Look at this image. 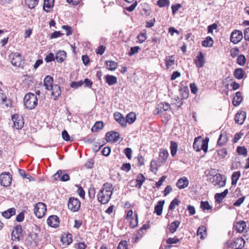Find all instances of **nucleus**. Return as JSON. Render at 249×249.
Instances as JSON below:
<instances>
[{"instance_id": "5fc2aeb1", "label": "nucleus", "mask_w": 249, "mask_h": 249, "mask_svg": "<svg viewBox=\"0 0 249 249\" xmlns=\"http://www.w3.org/2000/svg\"><path fill=\"white\" fill-rule=\"evenodd\" d=\"M206 231V228L204 226H202L201 227L198 228L197 231V235H201L200 238L201 239L203 238V235L204 233H205Z\"/></svg>"}, {"instance_id": "a211bd4d", "label": "nucleus", "mask_w": 249, "mask_h": 249, "mask_svg": "<svg viewBox=\"0 0 249 249\" xmlns=\"http://www.w3.org/2000/svg\"><path fill=\"white\" fill-rule=\"evenodd\" d=\"M53 78L50 75L47 76L44 80V86L46 89L51 90V88L53 86Z\"/></svg>"}, {"instance_id": "de8ad7c7", "label": "nucleus", "mask_w": 249, "mask_h": 249, "mask_svg": "<svg viewBox=\"0 0 249 249\" xmlns=\"http://www.w3.org/2000/svg\"><path fill=\"white\" fill-rule=\"evenodd\" d=\"M200 207L203 211L209 210L212 209V207L209 205L208 201H201Z\"/></svg>"}, {"instance_id": "69168bd1", "label": "nucleus", "mask_w": 249, "mask_h": 249, "mask_svg": "<svg viewBox=\"0 0 249 249\" xmlns=\"http://www.w3.org/2000/svg\"><path fill=\"white\" fill-rule=\"evenodd\" d=\"M218 27L217 24L216 23H213L212 25H209L208 27V32L209 33L213 34V30L214 29H216Z\"/></svg>"}, {"instance_id": "6e6d98bb", "label": "nucleus", "mask_w": 249, "mask_h": 249, "mask_svg": "<svg viewBox=\"0 0 249 249\" xmlns=\"http://www.w3.org/2000/svg\"><path fill=\"white\" fill-rule=\"evenodd\" d=\"M179 241V240L176 236H175L173 238H169L166 240V242L168 244H176Z\"/></svg>"}, {"instance_id": "79ce46f5", "label": "nucleus", "mask_w": 249, "mask_h": 249, "mask_svg": "<svg viewBox=\"0 0 249 249\" xmlns=\"http://www.w3.org/2000/svg\"><path fill=\"white\" fill-rule=\"evenodd\" d=\"M22 232V228L21 226L17 225L15 228L14 230L12 232V234H14V236L16 238H18L19 235L21 234Z\"/></svg>"}, {"instance_id": "9b49d317", "label": "nucleus", "mask_w": 249, "mask_h": 249, "mask_svg": "<svg viewBox=\"0 0 249 249\" xmlns=\"http://www.w3.org/2000/svg\"><path fill=\"white\" fill-rule=\"evenodd\" d=\"M23 59L22 56L18 53H15L13 54L11 60V63L13 65L16 67H20L22 63Z\"/></svg>"}, {"instance_id": "2eb2a0df", "label": "nucleus", "mask_w": 249, "mask_h": 249, "mask_svg": "<svg viewBox=\"0 0 249 249\" xmlns=\"http://www.w3.org/2000/svg\"><path fill=\"white\" fill-rule=\"evenodd\" d=\"M52 90V95L54 100H56L61 95V91L60 87L57 85H54L51 89Z\"/></svg>"}, {"instance_id": "13d9d810", "label": "nucleus", "mask_w": 249, "mask_h": 249, "mask_svg": "<svg viewBox=\"0 0 249 249\" xmlns=\"http://www.w3.org/2000/svg\"><path fill=\"white\" fill-rule=\"evenodd\" d=\"M140 49V48L139 46H135L133 47H131L130 49V51L128 53V54L129 56H132L135 53H137L139 50Z\"/></svg>"}, {"instance_id": "6ab92c4d", "label": "nucleus", "mask_w": 249, "mask_h": 249, "mask_svg": "<svg viewBox=\"0 0 249 249\" xmlns=\"http://www.w3.org/2000/svg\"><path fill=\"white\" fill-rule=\"evenodd\" d=\"M55 58L58 62L62 63L66 58V53L64 51H59L56 53Z\"/></svg>"}, {"instance_id": "8fccbe9b", "label": "nucleus", "mask_w": 249, "mask_h": 249, "mask_svg": "<svg viewBox=\"0 0 249 249\" xmlns=\"http://www.w3.org/2000/svg\"><path fill=\"white\" fill-rule=\"evenodd\" d=\"M18 172L20 175L23 178L28 179L30 181L33 180V177L29 175L26 174L25 171H24L23 170L18 169Z\"/></svg>"}, {"instance_id": "e2e57ef3", "label": "nucleus", "mask_w": 249, "mask_h": 249, "mask_svg": "<svg viewBox=\"0 0 249 249\" xmlns=\"http://www.w3.org/2000/svg\"><path fill=\"white\" fill-rule=\"evenodd\" d=\"M117 249H127V243L126 241H122L120 242Z\"/></svg>"}, {"instance_id": "0eeeda50", "label": "nucleus", "mask_w": 249, "mask_h": 249, "mask_svg": "<svg viewBox=\"0 0 249 249\" xmlns=\"http://www.w3.org/2000/svg\"><path fill=\"white\" fill-rule=\"evenodd\" d=\"M12 121L14 123V127L17 129H21L23 125H24V122L23 120L22 117L18 115V114H15L12 116Z\"/></svg>"}, {"instance_id": "473e14b6", "label": "nucleus", "mask_w": 249, "mask_h": 249, "mask_svg": "<svg viewBox=\"0 0 249 249\" xmlns=\"http://www.w3.org/2000/svg\"><path fill=\"white\" fill-rule=\"evenodd\" d=\"M104 127V123L102 121H98L95 123L93 126L91 128V131L93 132H97L99 130H101Z\"/></svg>"}, {"instance_id": "09e8293b", "label": "nucleus", "mask_w": 249, "mask_h": 249, "mask_svg": "<svg viewBox=\"0 0 249 249\" xmlns=\"http://www.w3.org/2000/svg\"><path fill=\"white\" fill-rule=\"evenodd\" d=\"M150 228L149 224H144L142 226L139 230L137 235V238H139L142 236V234L141 232H142L143 230H146Z\"/></svg>"}, {"instance_id": "1a4fd4ad", "label": "nucleus", "mask_w": 249, "mask_h": 249, "mask_svg": "<svg viewBox=\"0 0 249 249\" xmlns=\"http://www.w3.org/2000/svg\"><path fill=\"white\" fill-rule=\"evenodd\" d=\"M120 134L118 132L110 131L106 133V140L107 142L113 141L116 142L119 138Z\"/></svg>"}, {"instance_id": "680f3d73", "label": "nucleus", "mask_w": 249, "mask_h": 249, "mask_svg": "<svg viewBox=\"0 0 249 249\" xmlns=\"http://www.w3.org/2000/svg\"><path fill=\"white\" fill-rule=\"evenodd\" d=\"M227 154V151L226 148H222L218 151V155L221 158H224Z\"/></svg>"}, {"instance_id": "c756f323", "label": "nucleus", "mask_w": 249, "mask_h": 249, "mask_svg": "<svg viewBox=\"0 0 249 249\" xmlns=\"http://www.w3.org/2000/svg\"><path fill=\"white\" fill-rule=\"evenodd\" d=\"M180 222L179 221L176 220L171 223L169 224V229L171 233H174L178 228L179 227Z\"/></svg>"}, {"instance_id": "bf43d9fd", "label": "nucleus", "mask_w": 249, "mask_h": 249, "mask_svg": "<svg viewBox=\"0 0 249 249\" xmlns=\"http://www.w3.org/2000/svg\"><path fill=\"white\" fill-rule=\"evenodd\" d=\"M74 247L76 249H85L87 245L84 242H79L74 245Z\"/></svg>"}, {"instance_id": "aec40b11", "label": "nucleus", "mask_w": 249, "mask_h": 249, "mask_svg": "<svg viewBox=\"0 0 249 249\" xmlns=\"http://www.w3.org/2000/svg\"><path fill=\"white\" fill-rule=\"evenodd\" d=\"M61 241L63 244H66L67 245L71 244L72 242V234L70 233L63 234L61 237Z\"/></svg>"}, {"instance_id": "f3484780", "label": "nucleus", "mask_w": 249, "mask_h": 249, "mask_svg": "<svg viewBox=\"0 0 249 249\" xmlns=\"http://www.w3.org/2000/svg\"><path fill=\"white\" fill-rule=\"evenodd\" d=\"M54 5V0H44L43 9L47 13L50 12Z\"/></svg>"}, {"instance_id": "cd10ccee", "label": "nucleus", "mask_w": 249, "mask_h": 249, "mask_svg": "<svg viewBox=\"0 0 249 249\" xmlns=\"http://www.w3.org/2000/svg\"><path fill=\"white\" fill-rule=\"evenodd\" d=\"M105 78L107 83L109 86L113 85L117 83V79L114 76L111 75H107Z\"/></svg>"}, {"instance_id": "5701e85b", "label": "nucleus", "mask_w": 249, "mask_h": 249, "mask_svg": "<svg viewBox=\"0 0 249 249\" xmlns=\"http://www.w3.org/2000/svg\"><path fill=\"white\" fill-rule=\"evenodd\" d=\"M242 100L241 93L239 91L236 92L235 96L232 99V104L234 106H238L240 105Z\"/></svg>"}, {"instance_id": "0e129e2a", "label": "nucleus", "mask_w": 249, "mask_h": 249, "mask_svg": "<svg viewBox=\"0 0 249 249\" xmlns=\"http://www.w3.org/2000/svg\"><path fill=\"white\" fill-rule=\"evenodd\" d=\"M130 169H131V165L129 163H126L123 164L121 167V169L122 170L125 171L126 172L130 171Z\"/></svg>"}, {"instance_id": "c85d7f7f", "label": "nucleus", "mask_w": 249, "mask_h": 249, "mask_svg": "<svg viewBox=\"0 0 249 249\" xmlns=\"http://www.w3.org/2000/svg\"><path fill=\"white\" fill-rule=\"evenodd\" d=\"M145 177L142 174H139L137 177L136 179V182H137V184L136 187H138L139 189H140L142 185V183L145 181Z\"/></svg>"}, {"instance_id": "f704fd0d", "label": "nucleus", "mask_w": 249, "mask_h": 249, "mask_svg": "<svg viewBox=\"0 0 249 249\" xmlns=\"http://www.w3.org/2000/svg\"><path fill=\"white\" fill-rule=\"evenodd\" d=\"M136 119V114L134 112H130L128 114L126 117V123L127 122L129 124H132L134 122Z\"/></svg>"}, {"instance_id": "ea45409f", "label": "nucleus", "mask_w": 249, "mask_h": 249, "mask_svg": "<svg viewBox=\"0 0 249 249\" xmlns=\"http://www.w3.org/2000/svg\"><path fill=\"white\" fill-rule=\"evenodd\" d=\"M170 147L171 150V154L172 156H174L176 154L177 151V143L175 142L171 141Z\"/></svg>"}, {"instance_id": "4d7b16f0", "label": "nucleus", "mask_w": 249, "mask_h": 249, "mask_svg": "<svg viewBox=\"0 0 249 249\" xmlns=\"http://www.w3.org/2000/svg\"><path fill=\"white\" fill-rule=\"evenodd\" d=\"M139 41L142 43L146 39V32H141L137 37Z\"/></svg>"}, {"instance_id": "4be33fe9", "label": "nucleus", "mask_w": 249, "mask_h": 249, "mask_svg": "<svg viewBox=\"0 0 249 249\" xmlns=\"http://www.w3.org/2000/svg\"><path fill=\"white\" fill-rule=\"evenodd\" d=\"M164 202V200H160L158 202L157 205L155 206L154 212L156 213L158 215H160L161 214Z\"/></svg>"}, {"instance_id": "a18cd8bd", "label": "nucleus", "mask_w": 249, "mask_h": 249, "mask_svg": "<svg viewBox=\"0 0 249 249\" xmlns=\"http://www.w3.org/2000/svg\"><path fill=\"white\" fill-rule=\"evenodd\" d=\"M237 152L240 155L246 156L247 155V149L243 146H238L237 148Z\"/></svg>"}, {"instance_id": "774afa93", "label": "nucleus", "mask_w": 249, "mask_h": 249, "mask_svg": "<svg viewBox=\"0 0 249 249\" xmlns=\"http://www.w3.org/2000/svg\"><path fill=\"white\" fill-rule=\"evenodd\" d=\"M96 193L95 189L93 187H90L89 190V195L90 198H93L95 197Z\"/></svg>"}, {"instance_id": "9d476101", "label": "nucleus", "mask_w": 249, "mask_h": 249, "mask_svg": "<svg viewBox=\"0 0 249 249\" xmlns=\"http://www.w3.org/2000/svg\"><path fill=\"white\" fill-rule=\"evenodd\" d=\"M194 62L197 67L202 68L203 67L205 61L204 54L201 52H199L196 58L194 60Z\"/></svg>"}, {"instance_id": "4c0bfd02", "label": "nucleus", "mask_w": 249, "mask_h": 249, "mask_svg": "<svg viewBox=\"0 0 249 249\" xmlns=\"http://www.w3.org/2000/svg\"><path fill=\"white\" fill-rule=\"evenodd\" d=\"M241 175L240 171L234 172L231 176V184L235 185L236 184L237 181Z\"/></svg>"}, {"instance_id": "58836bf2", "label": "nucleus", "mask_w": 249, "mask_h": 249, "mask_svg": "<svg viewBox=\"0 0 249 249\" xmlns=\"http://www.w3.org/2000/svg\"><path fill=\"white\" fill-rule=\"evenodd\" d=\"M244 71L241 68L235 70L234 72V77L238 79H241L243 77Z\"/></svg>"}, {"instance_id": "4468645a", "label": "nucleus", "mask_w": 249, "mask_h": 249, "mask_svg": "<svg viewBox=\"0 0 249 249\" xmlns=\"http://www.w3.org/2000/svg\"><path fill=\"white\" fill-rule=\"evenodd\" d=\"M188 184L189 180L185 177H183L179 178L176 183L177 186L180 189L187 187L188 186Z\"/></svg>"}, {"instance_id": "dca6fc26", "label": "nucleus", "mask_w": 249, "mask_h": 249, "mask_svg": "<svg viewBox=\"0 0 249 249\" xmlns=\"http://www.w3.org/2000/svg\"><path fill=\"white\" fill-rule=\"evenodd\" d=\"M114 119L118 122L122 126H126V121L125 119L123 116L119 112H115L114 114Z\"/></svg>"}, {"instance_id": "c03bdc74", "label": "nucleus", "mask_w": 249, "mask_h": 249, "mask_svg": "<svg viewBox=\"0 0 249 249\" xmlns=\"http://www.w3.org/2000/svg\"><path fill=\"white\" fill-rule=\"evenodd\" d=\"M179 203L180 201L178 199L174 198L170 203L169 206V210H173L175 208L176 206L179 205Z\"/></svg>"}, {"instance_id": "412c9836", "label": "nucleus", "mask_w": 249, "mask_h": 249, "mask_svg": "<svg viewBox=\"0 0 249 249\" xmlns=\"http://www.w3.org/2000/svg\"><path fill=\"white\" fill-rule=\"evenodd\" d=\"M63 171L60 170H58L55 174V176H57V178H59L62 181H67L70 179V177L67 174H63Z\"/></svg>"}, {"instance_id": "052dcab7", "label": "nucleus", "mask_w": 249, "mask_h": 249, "mask_svg": "<svg viewBox=\"0 0 249 249\" xmlns=\"http://www.w3.org/2000/svg\"><path fill=\"white\" fill-rule=\"evenodd\" d=\"M55 59V58L54 56L53 53H50L46 56L45 60L47 62H50L54 60Z\"/></svg>"}, {"instance_id": "393cba45", "label": "nucleus", "mask_w": 249, "mask_h": 249, "mask_svg": "<svg viewBox=\"0 0 249 249\" xmlns=\"http://www.w3.org/2000/svg\"><path fill=\"white\" fill-rule=\"evenodd\" d=\"M228 142L226 134H221L217 141V144L220 146H223Z\"/></svg>"}, {"instance_id": "20e7f679", "label": "nucleus", "mask_w": 249, "mask_h": 249, "mask_svg": "<svg viewBox=\"0 0 249 249\" xmlns=\"http://www.w3.org/2000/svg\"><path fill=\"white\" fill-rule=\"evenodd\" d=\"M81 202L78 198L70 197L68 203L69 209L73 212H75L79 210Z\"/></svg>"}, {"instance_id": "a878e982", "label": "nucleus", "mask_w": 249, "mask_h": 249, "mask_svg": "<svg viewBox=\"0 0 249 249\" xmlns=\"http://www.w3.org/2000/svg\"><path fill=\"white\" fill-rule=\"evenodd\" d=\"M165 65L167 69H169L175 64L174 55L167 56L165 59Z\"/></svg>"}, {"instance_id": "423d86ee", "label": "nucleus", "mask_w": 249, "mask_h": 249, "mask_svg": "<svg viewBox=\"0 0 249 249\" xmlns=\"http://www.w3.org/2000/svg\"><path fill=\"white\" fill-rule=\"evenodd\" d=\"M242 38L243 34L241 31L235 30L231 34L230 39L234 44L239 43Z\"/></svg>"}, {"instance_id": "f8f14e48", "label": "nucleus", "mask_w": 249, "mask_h": 249, "mask_svg": "<svg viewBox=\"0 0 249 249\" xmlns=\"http://www.w3.org/2000/svg\"><path fill=\"white\" fill-rule=\"evenodd\" d=\"M246 113L242 111L237 112L235 116V122L239 124H242L246 119Z\"/></svg>"}, {"instance_id": "338daca9", "label": "nucleus", "mask_w": 249, "mask_h": 249, "mask_svg": "<svg viewBox=\"0 0 249 249\" xmlns=\"http://www.w3.org/2000/svg\"><path fill=\"white\" fill-rule=\"evenodd\" d=\"M62 29L66 30V35L67 36H70L72 34V31L71 28L68 25H63L62 27Z\"/></svg>"}, {"instance_id": "e433bc0d", "label": "nucleus", "mask_w": 249, "mask_h": 249, "mask_svg": "<svg viewBox=\"0 0 249 249\" xmlns=\"http://www.w3.org/2000/svg\"><path fill=\"white\" fill-rule=\"evenodd\" d=\"M213 39L210 36H207L204 40L202 42V45L204 47H209L213 46Z\"/></svg>"}, {"instance_id": "7ed1b4c3", "label": "nucleus", "mask_w": 249, "mask_h": 249, "mask_svg": "<svg viewBox=\"0 0 249 249\" xmlns=\"http://www.w3.org/2000/svg\"><path fill=\"white\" fill-rule=\"evenodd\" d=\"M46 210V206L44 203L38 202L35 206L34 213L37 218H41L45 215Z\"/></svg>"}, {"instance_id": "37998d69", "label": "nucleus", "mask_w": 249, "mask_h": 249, "mask_svg": "<svg viewBox=\"0 0 249 249\" xmlns=\"http://www.w3.org/2000/svg\"><path fill=\"white\" fill-rule=\"evenodd\" d=\"M245 243V240L241 238H237L234 242V244H235V248L237 249H240L242 248Z\"/></svg>"}, {"instance_id": "864d4df0", "label": "nucleus", "mask_w": 249, "mask_h": 249, "mask_svg": "<svg viewBox=\"0 0 249 249\" xmlns=\"http://www.w3.org/2000/svg\"><path fill=\"white\" fill-rule=\"evenodd\" d=\"M225 197V196L222 193H217L214 196L216 201L219 203H220Z\"/></svg>"}, {"instance_id": "ddd939ff", "label": "nucleus", "mask_w": 249, "mask_h": 249, "mask_svg": "<svg viewBox=\"0 0 249 249\" xmlns=\"http://www.w3.org/2000/svg\"><path fill=\"white\" fill-rule=\"evenodd\" d=\"M47 223L50 226L55 228L59 225V218L56 215H51L48 218Z\"/></svg>"}, {"instance_id": "bb28decb", "label": "nucleus", "mask_w": 249, "mask_h": 249, "mask_svg": "<svg viewBox=\"0 0 249 249\" xmlns=\"http://www.w3.org/2000/svg\"><path fill=\"white\" fill-rule=\"evenodd\" d=\"M15 213L16 210L15 209V208H12L9 209L8 210L3 212L2 213V215L4 217L7 219H9L11 217V216L15 215Z\"/></svg>"}, {"instance_id": "c9c22d12", "label": "nucleus", "mask_w": 249, "mask_h": 249, "mask_svg": "<svg viewBox=\"0 0 249 249\" xmlns=\"http://www.w3.org/2000/svg\"><path fill=\"white\" fill-rule=\"evenodd\" d=\"M169 154L167 150L161 149L159 153V157L162 162H165L168 157Z\"/></svg>"}, {"instance_id": "b1692460", "label": "nucleus", "mask_w": 249, "mask_h": 249, "mask_svg": "<svg viewBox=\"0 0 249 249\" xmlns=\"http://www.w3.org/2000/svg\"><path fill=\"white\" fill-rule=\"evenodd\" d=\"M246 223L244 221H240L239 222L237 223L235 226L236 231L239 233L243 232L246 229Z\"/></svg>"}, {"instance_id": "49530a36", "label": "nucleus", "mask_w": 249, "mask_h": 249, "mask_svg": "<svg viewBox=\"0 0 249 249\" xmlns=\"http://www.w3.org/2000/svg\"><path fill=\"white\" fill-rule=\"evenodd\" d=\"M169 4V0H158L157 1V4L160 7L168 6Z\"/></svg>"}, {"instance_id": "f257e3e1", "label": "nucleus", "mask_w": 249, "mask_h": 249, "mask_svg": "<svg viewBox=\"0 0 249 249\" xmlns=\"http://www.w3.org/2000/svg\"><path fill=\"white\" fill-rule=\"evenodd\" d=\"M112 185L110 183H106L104 184L98 195V199L99 202L102 204L108 203L112 194Z\"/></svg>"}, {"instance_id": "f03ea898", "label": "nucleus", "mask_w": 249, "mask_h": 249, "mask_svg": "<svg viewBox=\"0 0 249 249\" xmlns=\"http://www.w3.org/2000/svg\"><path fill=\"white\" fill-rule=\"evenodd\" d=\"M24 103L26 108L29 109H33L37 105V98L33 93H27L24 98Z\"/></svg>"}, {"instance_id": "a19ab883", "label": "nucleus", "mask_w": 249, "mask_h": 249, "mask_svg": "<svg viewBox=\"0 0 249 249\" xmlns=\"http://www.w3.org/2000/svg\"><path fill=\"white\" fill-rule=\"evenodd\" d=\"M26 4L30 9L34 8L38 2V0H25Z\"/></svg>"}, {"instance_id": "3c124183", "label": "nucleus", "mask_w": 249, "mask_h": 249, "mask_svg": "<svg viewBox=\"0 0 249 249\" xmlns=\"http://www.w3.org/2000/svg\"><path fill=\"white\" fill-rule=\"evenodd\" d=\"M245 62L246 58L244 55L241 54L238 56L237 59V62L239 65H243L245 64Z\"/></svg>"}, {"instance_id": "39448f33", "label": "nucleus", "mask_w": 249, "mask_h": 249, "mask_svg": "<svg viewBox=\"0 0 249 249\" xmlns=\"http://www.w3.org/2000/svg\"><path fill=\"white\" fill-rule=\"evenodd\" d=\"M12 181V176L9 173H3L0 175V184L4 187L10 185Z\"/></svg>"}, {"instance_id": "2f4dec72", "label": "nucleus", "mask_w": 249, "mask_h": 249, "mask_svg": "<svg viewBox=\"0 0 249 249\" xmlns=\"http://www.w3.org/2000/svg\"><path fill=\"white\" fill-rule=\"evenodd\" d=\"M200 150H203L205 152H207L208 147V142L209 139L206 138L204 139H202L201 138L200 139Z\"/></svg>"}, {"instance_id": "6e6552de", "label": "nucleus", "mask_w": 249, "mask_h": 249, "mask_svg": "<svg viewBox=\"0 0 249 249\" xmlns=\"http://www.w3.org/2000/svg\"><path fill=\"white\" fill-rule=\"evenodd\" d=\"M215 179L213 180V184L214 186H218L219 187H223L226 184V178H223L220 174L216 175Z\"/></svg>"}, {"instance_id": "72a5a7b5", "label": "nucleus", "mask_w": 249, "mask_h": 249, "mask_svg": "<svg viewBox=\"0 0 249 249\" xmlns=\"http://www.w3.org/2000/svg\"><path fill=\"white\" fill-rule=\"evenodd\" d=\"M200 139L201 137H198L197 138H196L193 143V148L197 152H199L200 151Z\"/></svg>"}, {"instance_id": "603ef678", "label": "nucleus", "mask_w": 249, "mask_h": 249, "mask_svg": "<svg viewBox=\"0 0 249 249\" xmlns=\"http://www.w3.org/2000/svg\"><path fill=\"white\" fill-rule=\"evenodd\" d=\"M83 84V82L82 81H79L78 82H72L70 84V86L72 88L76 89L81 87Z\"/></svg>"}, {"instance_id": "7c9ffc66", "label": "nucleus", "mask_w": 249, "mask_h": 249, "mask_svg": "<svg viewBox=\"0 0 249 249\" xmlns=\"http://www.w3.org/2000/svg\"><path fill=\"white\" fill-rule=\"evenodd\" d=\"M106 64L107 69L111 71L115 70L118 66V64L113 61H106Z\"/></svg>"}]
</instances>
